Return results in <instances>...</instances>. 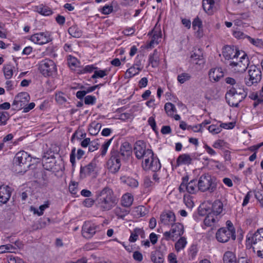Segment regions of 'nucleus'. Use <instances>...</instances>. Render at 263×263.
I'll return each mask as SVG.
<instances>
[{"instance_id":"nucleus-1","label":"nucleus","mask_w":263,"mask_h":263,"mask_svg":"<svg viewBox=\"0 0 263 263\" xmlns=\"http://www.w3.org/2000/svg\"><path fill=\"white\" fill-rule=\"evenodd\" d=\"M112 190L106 186L96 193V202L98 207L102 211L111 210L118 202Z\"/></svg>"},{"instance_id":"nucleus-2","label":"nucleus","mask_w":263,"mask_h":263,"mask_svg":"<svg viewBox=\"0 0 263 263\" xmlns=\"http://www.w3.org/2000/svg\"><path fill=\"white\" fill-rule=\"evenodd\" d=\"M248 240L257 256L263 258V228L258 229Z\"/></svg>"},{"instance_id":"nucleus-3","label":"nucleus","mask_w":263,"mask_h":263,"mask_svg":"<svg viewBox=\"0 0 263 263\" xmlns=\"http://www.w3.org/2000/svg\"><path fill=\"white\" fill-rule=\"evenodd\" d=\"M249 65V60L247 54L240 52L239 57H236L233 60L230 61L229 67L232 71L235 73H243Z\"/></svg>"},{"instance_id":"nucleus-4","label":"nucleus","mask_w":263,"mask_h":263,"mask_svg":"<svg viewBox=\"0 0 263 263\" xmlns=\"http://www.w3.org/2000/svg\"><path fill=\"white\" fill-rule=\"evenodd\" d=\"M31 160L29 155L25 151L16 153L13 160L15 171L18 173L26 172L27 168L30 165Z\"/></svg>"},{"instance_id":"nucleus-5","label":"nucleus","mask_w":263,"mask_h":263,"mask_svg":"<svg viewBox=\"0 0 263 263\" xmlns=\"http://www.w3.org/2000/svg\"><path fill=\"white\" fill-rule=\"evenodd\" d=\"M246 97L245 91L243 89L239 88L236 90L232 88L226 95V98L230 106L237 107L239 103Z\"/></svg>"},{"instance_id":"nucleus-6","label":"nucleus","mask_w":263,"mask_h":263,"mask_svg":"<svg viewBox=\"0 0 263 263\" xmlns=\"http://www.w3.org/2000/svg\"><path fill=\"white\" fill-rule=\"evenodd\" d=\"M199 213L200 215H206L203 221V224L202 227L205 229L209 227H214L218 222L221 216H216L210 211V208L206 205H202L200 207Z\"/></svg>"},{"instance_id":"nucleus-7","label":"nucleus","mask_w":263,"mask_h":263,"mask_svg":"<svg viewBox=\"0 0 263 263\" xmlns=\"http://www.w3.org/2000/svg\"><path fill=\"white\" fill-rule=\"evenodd\" d=\"M121 158L119 151L113 147L110 152V158L107 162V168L111 173L115 174L119 171L121 165Z\"/></svg>"},{"instance_id":"nucleus-8","label":"nucleus","mask_w":263,"mask_h":263,"mask_svg":"<svg viewBox=\"0 0 263 263\" xmlns=\"http://www.w3.org/2000/svg\"><path fill=\"white\" fill-rule=\"evenodd\" d=\"M184 232V227L180 223H175L171 226L170 231L163 233L164 238L166 240H172L174 241L178 238L182 236Z\"/></svg>"},{"instance_id":"nucleus-9","label":"nucleus","mask_w":263,"mask_h":263,"mask_svg":"<svg viewBox=\"0 0 263 263\" xmlns=\"http://www.w3.org/2000/svg\"><path fill=\"white\" fill-rule=\"evenodd\" d=\"M39 69L44 77L52 76L57 71L54 62L48 59H44L40 62Z\"/></svg>"},{"instance_id":"nucleus-10","label":"nucleus","mask_w":263,"mask_h":263,"mask_svg":"<svg viewBox=\"0 0 263 263\" xmlns=\"http://www.w3.org/2000/svg\"><path fill=\"white\" fill-rule=\"evenodd\" d=\"M100 226L91 221H85L82 226V235L86 238L90 239L98 231H100Z\"/></svg>"},{"instance_id":"nucleus-11","label":"nucleus","mask_w":263,"mask_h":263,"mask_svg":"<svg viewBox=\"0 0 263 263\" xmlns=\"http://www.w3.org/2000/svg\"><path fill=\"white\" fill-rule=\"evenodd\" d=\"M30 96L27 92H22L18 93L14 98L12 104L14 110H19L24 108L26 103L30 100Z\"/></svg>"},{"instance_id":"nucleus-12","label":"nucleus","mask_w":263,"mask_h":263,"mask_svg":"<svg viewBox=\"0 0 263 263\" xmlns=\"http://www.w3.org/2000/svg\"><path fill=\"white\" fill-rule=\"evenodd\" d=\"M187 181V178H183L182 182L179 187V190L180 193L186 192L190 194H195L199 190L196 180H192L188 183Z\"/></svg>"},{"instance_id":"nucleus-13","label":"nucleus","mask_w":263,"mask_h":263,"mask_svg":"<svg viewBox=\"0 0 263 263\" xmlns=\"http://www.w3.org/2000/svg\"><path fill=\"white\" fill-rule=\"evenodd\" d=\"M216 238L217 240L221 243L228 242L230 238L233 240L236 239L235 232H232L226 228L219 229L216 233Z\"/></svg>"},{"instance_id":"nucleus-14","label":"nucleus","mask_w":263,"mask_h":263,"mask_svg":"<svg viewBox=\"0 0 263 263\" xmlns=\"http://www.w3.org/2000/svg\"><path fill=\"white\" fill-rule=\"evenodd\" d=\"M249 76L250 79L246 81V84L251 86L254 83L259 82L261 78V72L260 68L256 65H251L249 67Z\"/></svg>"},{"instance_id":"nucleus-15","label":"nucleus","mask_w":263,"mask_h":263,"mask_svg":"<svg viewBox=\"0 0 263 263\" xmlns=\"http://www.w3.org/2000/svg\"><path fill=\"white\" fill-rule=\"evenodd\" d=\"M199 190L202 192L213 189L212 177L209 174H205L200 176L197 183Z\"/></svg>"},{"instance_id":"nucleus-16","label":"nucleus","mask_w":263,"mask_h":263,"mask_svg":"<svg viewBox=\"0 0 263 263\" xmlns=\"http://www.w3.org/2000/svg\"><path fill=\"white\" fill-rule=\"evenodd\" d=\"M98 172L96 161L93 159L89 163L84 166H81L80 176L85 178L87 176L96 175Z\"/></svg>"},{"instance_id":"nucleus-17","label":"nucleus","mask_w":263,"mask_h":263,"mask_svg":"<svg viewBox=\"0 0 263 263\" xmlns=\"http://www.w3.org/2000/svg\"><path fill=\"white\" fill-rule=\"evenodd\" d=\"M30 40L35 44L43 45L49 42L51 39L48 32H40L31 35Z\"/></svg>"},{"instance_id":"nucleus-18","label":"nucleus","mask_w":263,"mask_h":263,"mask_svg":"<svg viewBox=\"0 0 263 263\" xmlns=\"http://www.w3.org/2000/svg\"><path fill=\"white\" fill-rule=\"evenodd\" d=\"M242 51H239L236 48H234V47L231 46H226L222 50V55L224 58L227 60H231L232 61L236 57H239L240 52Z\"/></svg>"},{"instance_id":"nucleus-19","label":"nucleus","mask_w":263,"mask_h":263,"mask_svg":"<svg viewBox=\"0 0 263 263\" xmlns=\"http://www.w3.org/2000/svg\"><path fill=\"white\" fill-rule=\"evenodd\" d=\"M11 188L9 186H0V206L8 202L11 197Z\"/></svg>"},{"instance_id":"nucleus-20","label":"nucleus","mask_w":263,"mask_h":263,"mask_svg":"<svg viewBox=\"0 0 263 263\" xmlns=\"http://www.w3.org/2000/svg\"><path fill=\"white\" fill-rule=\"evenodd\" d=\"M192 27L197 37L200 39L203 36L202 22L198 17L194 19L192 22Z\"/></svg>"},{"instance_id":"nucleus-21","label":"nucleus","mask_w":263,"mask_h":263,"mask_svg":"<svg viewBox=\"0 0 263 263\" xmlns=\"http://www.w3.org/2000/svg\"><path fill=\"white\" fill-rule=\"evenodd\" d=\"M224 76L223 71L221 68H213L209 72V79L211 81L217 82Z\"/></svg>"},{"instance_id":"nucleus-22","label":"nucleus","mask_w":263,"mask_h":263,"mask_svg":"<svg viewBox=\"0 0 263 263\" xmlns=\"http://www.w3.org/2000/svg\"><path fill=\"white\" fill-rule=\"evenodd\" d=\"M161 222L164 225H173L176 220L175 215L171 211L163 213L160 216Z\"/></svg>"},{"instance_id":"nucleus-23","label":"nucleus","mask_w":263,"mask_h":263,"mask_svg":"<svg viewBox=\"0 0 263 263\" xmlns=\"http://www.w3.org/2000/svg\"><path fill=\"white\" fill-rule=\"evenodd\" d=\"M149 155H151L152 159L149 168H151L153 172L158 171L161 168V164L159 159L156 156H155L153 152L150 149H149Z\"/></svg>"},{"instance_id":"nucleus-24","label":"nucleus","mask_w":263,"mask_h":263,"mask_svg":"<svg viewBox=\"0 0 263 263\" xmlns=\"http://www.w3.org/2000/svg\"><path fill=\"white\" fill-rule=\"evenodd\" d=\"M54 157L51 156V157L44 156L42 158V163L45 169L49 171H53V167L55 164Z\"/></svg>"},{"instance_id":"nucleus-25","label":"nucleus","mask_w":263,"mask_h":263,"mask_svg":"<svg viewBox=\"0 0 263 263\" xmlns=\"http://www.w3.org/2000/svg\"><path fill=\"white\" fill-rule=\"evenodd\" d=\"M223 208L222 202L219 200H216L213 203L211 208H210V211L216 216H221L220 214L223 211Z\"/></svg>"},{"instance_id":"nucleus-26","label":"nucleus","mask_w":263,"mask_h":263,"mask_svg":"<svg viewBox=\"0 0 263 263\" xmlns=\"http://www.w3.org/2000/svg\"><path fill=\"white\" fill-rule=\"evenodd\" d=\"M119 152L122 158L129 157L132 153V146L130 144L127 142L123 143Z\"/></svg>"},{"instance_id":"nucleus-27","label":"nucleus","mask_w":263,"mask_h":263,"mask_svg":"<svg viewBox=\"0 0 263 263\" xmlns=\"http://www.w3.org/2000/svg\"><path fill=\"white\" fill-rule=\"evenodd\" d=\"M192 159L191 156L187 154L180 155L177 159V165H189L191 163Z\"/></svg>"},{"instance_id":"nucleus-28","label":"nucleus","mask_w":263,"mask_h":263,"mask_svg":"<svg viewBox=\"0 0 263 263\" xmlns=\"http://www.w3.org/2000/svg\"><path fill=\"white\" fill-rule=\"evenodd\" d=\"M223 263H237L236 257L232 251H226L223 256Z\"/></svg>"},{"instance_id":"nucleus-29","label":"nucleus","mask_w":263,"mask_h":263,"mask_svg":"<svg viewBox=\"0 0 263 263\" xmlns=\"http://www.w3.org/2000/svg\"><path fill=\"white\" fill-rule=\"evenodd\" d=\"M152 38L149 43V47H153L155 45H157L161 37V32L160 29H158L157 31L154 30L152 32Z\"/></svg>"},{"instance_id":"nucleus-30","label":"nucleus","mask_w":263,"mask_h":263,"mask_svg":"<svg viewBox=\"0 0 263 263\" xmlns=\"http://www.w3.org/2000/svg\"><path fill=\"white\" fill-rule=\"evenodd\" d=\"M133 200V197L130 194L126 193L122 197V205L123 207L128 208L132 204Z\"/></svg>"},{"instance_id":"nucleus-31","label":"nucleus","mask_w":263,"mask_h":263,"mask_svg":"<svg viewBox=\"0 0 263 263\" xmlns=\"http://www.w3.org/2000/svg\"><path fill=\"white\" fill-rule=\"evenodd\" d=\"M187 245L186 238L185 237H181L175 243V248L177 252H179L183 250Z\"/></svg>"},{"instance_id":"nucleus-32","label":"nucleus","mask_w":263,"mask_h":263,"mask_svg":"<svg viewBox=\"0 0 263 263\" xmlns=\"http://www.w3.org/2000/svg\"><path fill=\"white\" fill-rule=\"evenodd\" d=\"M199 53L192 52L191 54L190 58L192 62L196 64H201L203 63V57L201 52L198 50Z\"/></svg>"},{"instance_id":"nucleus-33","label":"nucleus","mask_w":263,"mask_h":263,"mask_svg":"<svg viewBox=\"0 0 263 263\" xmlns=\"http://www.w3.org/2000/svg\"><path fill=\"white\" fill-rule=\"evenodd\" d=\"M102 127L101 123H97L95 121L92 122L90 124V127L89 128V133L91 135H96L100 132Z\"/></svg>"},{"instance_id":"nucleus-34","label":"nucleus","mask_w":263,"mask_h":263,"mask_svg":"<svg viewBox=\"0 0 263 263\" xmlns=\"http://www.w3.org/2000/svg\"><path fill=\"white\" fill-rule=\"evenodd\" d=\"M151 64L152 67H157L159 63V53L155 50L153 54L149 58V64Z\"/></svg>"},{"instance_id":"nucleus-35","label":"nucleus","mask_w":263,"mask_h":263,"mask_svg":"<svg viewBox=\"0 0 263 263\" xmlns=\"http://www.w3.org/2000/svg\"><path fill=\"white\" fill-rule=\"evenodd\" d=\"M124 208L116 207L114 210V213L119 218L123 219L129 212V211Z\"/></svg>"},{"instance_id":"nucleus-36","label":"nucleus","mask_w":263,"mask_h":263,"mask_svg":"<svg viewBox=\"0 0 263 263\" xmlns=\"http://www.w3.org/2000/svg\"><path fill=\"white\" fill-rule=\"evenodd\" d=\"M165 111L169 117H173L174 114L177 111L176 108L174 104L171 103H166L164 105Z\"/></svg>"},{"instance_id":"nucleus-37","label":"nucleus","mask_w":263,"mask_h":263,"mask_svg":"<svg viewBox=\"0 0 263 263\" xmlns=\"http://www.w3.org/2000/svg\"><path fill=\"white\" fill-rule=\"evenodd\" d=\"M36 11L42 15L48 16L52 14V11L50 8L43 5H40L36 8Z\"/></svg>"},{"instance_id":"nucleus-38","label":"nucleus","mask_w":263,"mask_h":263,"mask_svg":"<svg viewBox=\"0 0 263 263\" xmlns=\"http://www.w3.org/2000/svg\"><path fill=\"white\" fill-rule=\"evenodd\" d=\"M121 180L123 182L127 184L128 186L132 187H137L138 185V181L131 177H122Z\"/></svg>"},{"instance_id":"nucleus-39","label":"nucleus","mask_w":263,"mask_h":263,"mask_svg":"<svg viewBox=\"0 0 263 263\" xmlns=\"http://www.w3.org/2000/svg\"><path fill=\"white\" fill-rule=\"evenodd\" d=\"M69 34L73 37H80L82 35V32L77 26H72L68 30Z\"/></svg>"},{"instance_id":"nucleus-40","label":"nucleus","mask_w":263,"mask_h":263,"mask_svg":"<svg viewBox=\"0 0 263 263\" xmlns=\"http://www.w3.org/2000/svg\"><path fill=\"white\" fill-rule=\"evenodd\" d=\"M151 259L154 263H163V255L159 252H155L152 254Z\"/></svg>"},{"instance_id":"nucleus-41","label":"nucleus","mask_w":263,"mask_h":263,"mask_svg":"<svg viewBox=\"0 0 263 263\" xmlns=\"http://www.w3.org/2000/svg\"><path fill=\"white\" fill-rule=\"evenodd\" d=\"M13 66L10 64L4 66L3 68V71L5 77L6 79H9L12 77L13 73Z\"/></svg>"},{"instance_id":"nucleus-42","label":"nucleus","mask_w":263,"mask_h":263,"mask_svg":"<svg viewBox=\"0 0 263 263\" xmlns=\"http://www.w3.org/2000/svg\"><path fill=\"white\" fill-rule=\"evenodd\" d=\"M109 72V70L107 69L104 70H95L93 75L91 76L92 79L97 78H102L104 77L107 76Z\"/></svg>"},{"instance_id":"nucleus-43","label":"nucleus","mask_w":263,"mask_h":263,"mask_svg":"<svg viewBox=\"0 0 263 263\" xmlns=\"http://www.w3.org/2000/svg\"><path fill=\"white\" fill-rule=\"evenodd\" d=\"M191 79V75L186 72H182L177 76V81L180 84H183Z\"/></svg>"},{"instance_id":"nucleus-44","label":"nucleus","mask_w":263,"mask_h":263,"mask_svg":"<svg viewBox=\"0 0 263 263\" xmlns=\"http://www.w3.org/2000/svg\"><path fill=\"white\" fill-rule=\"evenodd\" d=\"M134 151L136 157L139 159H141L146 153V146H134Z\"/></svg>"},{"instance_id":"nucleus-45","label":"nucleus","mask_w":263,"mask_h":263,"mask_svg":"<svg viewBox=\"0 0 263 263\" xmlns=\"http://www.w3.org/2000/svg\"><path fill=\"white\" fill-rule=\"evenodd\" d=\"M254 195L255 197L258 201L260 208L263 210V191L261 190L255 191Z\"/></svg>"},{"instance_id":"nucleus-46","label":"nucleus","mask_w":263,"mask_h":263,"mask_svg":"<svg viewBox=\"0 0 263 263\" xmlns=\"http://www.w3.org/2000/svg\"><path fill=\"white\" fill-rule=\"evenodd\" d=\"M208 129L209 132L212 135H217L222 131L220 125H217L216 124H212L210 125L208 127Z\"/></svg>"},{"instance_id":"nucleus-47","label":"nucleus","mask_w":263,"mask_h":263,"mask_svg":"<svg viewBox=\"0 0 263 263\" xmlns=\"http://www.w3.org/2000/svg\"><path fill=\"white\" fill-rule=\"evenodd\" d=\"M249 98L255 101V102L254 103V106H256L259 104L263 102V99L259 97L257 93H252L250 94L249 96Z\"/></svg>"},{"instance_id":"nucleus-48","label":"nucleus","mask_w":263,"mask_h":263,"mask_svg":"<svg viewBox=\"0 0 263 263\" xmlns=\"http://www.w3.org/2000/svg\"><path fill=\"white\" fill-rule=\"evenodd\" d=\"M232 34L234 37L237 39H243L247 38L248 35H246L243 32L238 29H234Z\"/></svg>"},{"instance_id":"nucleus-49","label":"nucleus","mask_w":263,"mask_h":263,"mask_svg":"<svg viewBox=\"0 0 263 263\" xmlns=\"http://www.w3.org/2000/svg\"><path fill=\"white\" fill-rule=\"evenodd\" d=\"M9 119V114L7 111L0 112V125H5Z\"/></svg>"},{"instance_id":"nucleus-50","label":"nucleus","mask_w":263,"mask_h":263,"mask_svg":"<svg viewBox=\"0 0 263 263\" xmlns=\"http://www.w3.org/2000/svg\"><path fill=\"white\" fill-rule=\"evenodd\" d=\"M55 100L60 104H63L67 101L64 93L61 92L55 94Z\"/></svg>"},{"instance_id":"nucleus-51","label":"nucleus","mask_w":263,"mask_h":263,"mask_svg":"<svg viewBox=\"0 0 263 263\" xmlns=\"http://www.w3.org/2000/svg\"><path fill=\"white\" fill-rule=\"evenodd\" d=\"M112 138L110 139L109 140L106 141L102 145L101 148V155L103 157L104 156L107 151L108 148L110 145L112 140Z\"/></svg>"},{"instance_id":"nucleus-52","label":"nucleus","mask_w":263,"mask_h":263,"mask_svg":"<svg viewBox=\"0 0 263 263\" xmlns=\"http://www.w3.org/2000/svg\"><path fill=\"white\" fill-rule=\"evenodd\" d=\"M247 39L251 44L256 47H261L263 45V42L260 39L252 38L249 36Z\"/></svg>"},{"instance_id":"nucleus-53","label":"nucleus","mask_w":263,"mask_h":263,"mask_svg":"<svg viewBox=\"0 0 263 263\" xmlns=\"http://www.w3.org/2000/svg\"><path fill=\"white\" fill-rule=\"evenodd\" d=\"M142 232L140 229H135L134 231L133 232H132L129 238V241L130 242H135L138 237V235L142 233Z\"/></svg>"},{"instance_id":"nucleus-54","label":"nucleus","mask_w":263,"mask_h":263,"mask_svg":"<svg viewBox=\"0 0 263 263\" xmlns=\"http://www.w3.org/2000/svg\"><path fill=\"white\" fill-rule=\"evenodd\" d=\"M139 71V69L135 68V67H130L126 70V76L128 78L132 77L138 73Z\"/></svg>"},{"instance_id":"nucleus-55","label":"nucleus","mask_w":263,"mask_h":263,"mask_svg":"<svg viewBox=\"0 0 263 263\" xmlns=\"http://www.w3.org/2000/svg\"><path fill=\"white\" fill-rule=\"evenodd\" d=\"M96 101V98L95 96L88 95L85 97L84 103L86 105H93Z\"/></svg>"},{"instance_id":"nucleus-56","label":"nucleus","mask_w":263,"mask_h":263,"mask_svg":"<svg viewBox=\"0 0 263 263\" xmlns=\"http://www.w3.org/2000/svg\"><path fill=\"white\" fill-rule=\"evenodd\" d=\"M219 122L220 124V127H221V129L222 128L226 129H233L235 125V123L234 122H229V123H222L220 121Z\"/></svg>"},{"instance_id":"nucleus-57","label":"nucleus","mask_w":263,"mask_h":263,"mask_svg":"<svg viewBox=\"0 0 263 263\" xmlns=\"http://www.w3.org/2000/svg\"><path fill=\"white\" fill-rule=\"evenodd\" d=\"M187 130L193 132L194 133L202 132V130H201V125L199 124H196L195 125H189Z\"/></svg>"},{"instance_id":"nucleus-58","label":"nucleus","mask_w":263,"mask_h":263,"mask_svg":"<svg viewBox=\"0 0 263 263\" xmlns=\"http://www.w3.org/2000/svg\"><path fill=\"white\" fill-rule=\"evenodd\" d=\"M183 201L186 206L189 208H192L194 206V203L191 200L190 196L184 195Z\"/></svg>"},{"instance_id":"nucleus-59","label":"nucleus","mask_w":263,"mask_h":263,"mask_svg":"<svg viewBox=\"0 0 263 263\" xmlns=\"http://www.w3.org/2000/svg\"><path fill=\"white\" fill-rule=\"evenodd\" d=\"M78 184L77 182H72L69 185V191L71 194L76 195L78 192Z\"/></svg>"},{"instance_id":"nucleus-60","label":"nucleus","mask_w":263,"mask_h":263,"mask_svg":"<svg viewBox=\"0 0 263 263\" xmlns=\"http://www.w3.org/2000/svg\"><path fill=\"white\" fill-rule=\"evenodd\" d=\"M203 148L205 152L211 156H215L217 154L216 151L206 143L204 144Z\"/></svg>"},{"instance_id":"nucleus-61","label":"nucleus","mask_w":263,"mask_h":263,"mask_svg":"<svg viewBox=\"0 0 263 263\" xmlns=\"http://www.w3.org/2000/svg\"><path fill=\"white\" fill-rule=\"evenodd\" d=\"M99 148V144L96 141L90 142V144L88 145L89 152H92Z\"/></svg>"},{"instance_id":"nucleus-62","label":"nucleus","mask_w":263,"mask_h":263,"mask_svg":"<svg viewBox=\"0 0 263 263\" xmlns=\"http://www.w3.org/2000/svg\"><path fill=\"white\" fill-rule=\"evenodd\" d=\"M112 11V7L106 5L102 8L101 12L104 14H108Z\"/></svg>"},{"instance_id":"nucleus-63","label":"nucleus","mask_w":263,"mask_h":263,"mask_svg":"<svg viewBox=\"0 0 263 263\" xmlns=\"http://www.w3.org/2000/svg\"><path fill=\"white\" fill-rule=\"evenodd\" d=\"M224 142L222 140H217L213 144V147L215 148H221L223 146Z\"/></svg>"},{"instance_id":"nucleus-64","label":"nucleus","mask_w":263,"mask_h":263,"mask_svg":"<svg viewBox=\"0 0 263 263\" xmlns=\"http://www.w3.org/2000/svg\"><path fill=\"white\" fill-rule=\"evenodd\" d=\"M9 263H24V262L20 258H18L17 257H12L11 256L9 260H8Z\"/></svg>"}]
</instances>
